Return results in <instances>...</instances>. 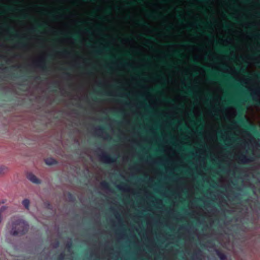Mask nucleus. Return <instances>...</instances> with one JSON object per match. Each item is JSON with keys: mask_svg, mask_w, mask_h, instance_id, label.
I'll return each mask as SVG.
<instances>
[{"mask_svg": "<svg viewBox=\"0 0 260 260\" xmlns=\"http://www.w3.org/2000/svg\"><path fill=\"white\" fill-rule=\"evenodd\" d=\"M25 223L23 222L18 221L9 223L7 225V229L10 230V234L12 235H16L23 232V228Z\"/></svg>", "mask_w": 260, "mask_h": 260, "instance_id": "obj_1", "label": "nucleus"}, {"mask_svg": "<svg viewBox=\"0 0 260 260\" xmlns=\"http://www.w3.org/2000/svg\"><path fill=\"white\" fill-rule=\"evenodd\" d=\"M28 179L31 182L36 184L40 183V181L32 174H29L27 175Z\"/></svg>", "mask_w": 260, "mask_h": 260, "instance_id": "obj_2", "label": "nucleus"}, {"mask_svg": "<svg viewBox=\"0 0 260 260\" xmlns=\"http://www.w3.org/2000/svg\"><path fill=\"white\" fill-rule=\"evenodd\" d=\"M30 202L28 199H24L22 201V204L26 209H29Z\"/></svg>", "mask_w": 260, "mask_h": 260, "instance_id": "obj_3", "label": "nucleus"}, {"mask_svg": "<svg viewBox=\"0 0 260 260\" xmlns=\"http://www.w3.org/2000/svg\"><path fill=\"white\" fill-rule=\"evenodd\" d=\"M45 162L47 165H50L53 164L55 162V160L52 158L46 159Z\"/></svg>", "mask_w": 260, "mask_h": 260, "instance_id": "obj_4", "label": "nucleus"}, {"mask_svg": "<svg viewBox=\"0 0 260 260\" xmlns=\"http://www.w3.org/2000/svg\"><path fill=\"white\" fill-rule=\"evenodd\" d=\"M5 207H2L1 210H0V223L2 221V215H1V212L3 211H4L5 210Z\"/></svg>", "mask_w": 260, "mask_h": 260, "instance_id": "obj_5", "label": "nucleus"}, {"mask_svg": "<svg viewBox=\"0 0 260 260\" xmlns=\"http://www.w3.org/2000/svg\"><path fill=\"white\" fill-rule=\"evenodd\" d=\"M2 171H3V169L1 168L0 169V174L2 173Z\"/></svg>", "mask_w": 260, "mask_h": 260, "instance_id": "obj_6", "label": "nucleus"}]
</instances>
